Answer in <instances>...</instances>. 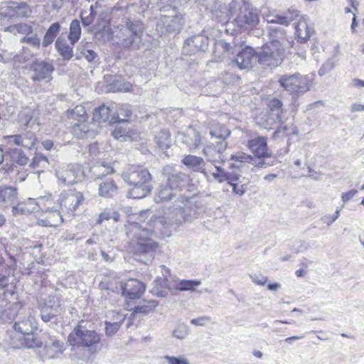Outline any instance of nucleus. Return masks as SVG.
<instances>
[{"mask_svg":"<svg viewBox=\"0 0 364 364\" xmlns=\"http://www.w3.org/2000/svg\"><path fill=\"white\" fill-rule=\"evenodd\" d=\"M92 47V43L84 41H81L77 46V51L80 53V57H84L88 62H92L97 57V53Z\"/></svg>","mask_w":364,"mask_h":364,"instance_id":"obj_41","label":"nucleus"},{"mask_svg":"<svg viewBox=\"0 0 364 364\" xmlns=\"http://www.w3.org/2000/svg\"><path fill=\"white\" fill-rule=\"evenodd\" d=\"M24 336L22 343L26 348H40L43 344V341L32 333Z\"/></svg>","mask_w":364,"mask_h":364,"instance_id":"obj_52","label":"nucleus"},{"mask_svg":"<svg viewBox=\"0 0 364 364\" xmlns=\"http://www.w3.org/2000/svg\"><path fill=\"white\" fill-rule=\"evenodd\" d=\"M23 141L22 146L28 148L29 149L34 147L36 142V138L35 135L32 133H28L25 136H23Z\"/></svg>","mask_w":364,"mask_h":364,"instance_id":"obj_63","label":"nucleus"},{"mask_svg":"<svg viewBox=\"0 0 364 364\" xmlns=\"http://www.w3.org/2000/svg\"><path fill=\"white\" fill-rule=\"evenodd\" d=\"M97 6L91 5L89 10H83L80 14V18L83 26H87L92 24L95 17L97 14L96 11Z\"/></svg>","mask_w":364,"mask_h":364,"instance_id":"obj_53","label":"nucleus"},{"mask_svg":"<svg viewBox=\"0 0 364 364\" xmlns=\"http://www.w3.org/2000/svg\"><path fill=\"white\" fill-rule=\"evenodd\" d=\"M177 140L178 142L185 144L189 150L197 148L200 144L199 132L192 127H189L186 131L178 133Z\"/></svg>","mask_w":364,"mask_h":364,"instance_id":"obj_20","label":"nucleus"},{"mask_svg":"<svg viewBox=\"0 0 364 364\" xmlns=\"http://www.w3.org/2000/svg\"><path fill=\"white\" fill-rule=\"evenodd\" d=\"M182 164L196 172L203 173L206 166L205 163L203 158L194 155H187L184 156L181 161Z\"/></svg>","mask_w":364,"mask_h":364,"instance_id":"obj_31","label":"nucleus"},{"mask_svg":"<svg viewBox=\"0 0 364 364\" xmlns=\"http://www.w3.org/2000/svg\"><path fill=\"white\" fill-rule=\"evenodd\" d=\"M163 359L164 360L163 364H190L188 360L183 355L178 357L165 355Z\"/></svg>","mask_w":364,"mask_h":364,"instance_id":"obj_60","label":"nucleus"},{"mask_svg":"<svg viewBox=\"0 0 364 364\" xmlns=\"http://www.w3.org/2000/svg\"><path fill=\"white\" fill-rule=\"evenodd\" d=\"M176 196V190L171 187L170 184H162L158 189L154 200L156 203L164 202L171 200Z\"/></svg>","mask_w":364,"mask_h":364,"instance_id":"obj_35","label":"nucleus"},{"mask_svg":"<svg viewBox=\"0 0 364 364\" xmlns=\"http://www.w3.org/2000/svg\"><path fill=\"white\" fill-rule=\"evenodd\" d=\"M282 102L276 98L269 101V111L264 115L257 117V123L267 129H270L272 126L277 122H282L283 109H282Z\"/></svg>","mask_w":364,"mask_h":364,"instance_id":"obj_9","label":"nucleus"},{"mask_svg":"<svg viewBox=\"0 0 364 364\" xmlns=\"http://www.w3.org/2000/svg\"><path fill=\"white\" fill-rule=\"evenodd\" d=\"M70 114L71 118L77 119V122L87 118L85 107L82 105H77L70 112Z\"/></svg>","mask_w":364,"mask_h":364,"instance_id":"obj_59","label":"nucleus"},{"mask_svg":"<svg viewBox=\"0 0 364 364\" xmlns=\"http://www.w3.org/2000/svg\"><path fill=\"white\" fill-rule=\"evenodd\" d=\"M6 152V156H9L13 161L16 162L19 165L23 166L26 164L28 161V158L25 155L22 150L19 149L9 148Z\"/></svg>","mask_w":364,"mask_h":364,"instance_id":"obj_49","label":"nucleus"},{"mask_svg":"<svg viewBox=\"0 0 364 364\" xmlns=\"http://www.w3.org/2000/svg\"><path fill=\"white\" fill-rule=\"evenodd\" d=\"M46 355L49 359L58 358L63 353V343L53 336H49L45 342Z\"/></svg>","mask_w":364,"mask_h":364,"instance_id":"obj_25","label":"nucleus"},{"mask_svg":"<svg viewBox=\"0 0 364 364\" xmlns=\"http://www.w3.org/2000/svg\"><path fill=\"white\" fill-rule=\"evenodd\" d=\"M133 188L128 192L127 196L132 198H142L151 191L152 186L150 183L141 185H132Z\"/></svg>","mask_w":364,"mask_h":364,"instance_id":"obj_37","label":"nucleus"},{"mask_svg":"<svg viewBox=\"0 0 364 364\" xmlns=\"http://www.w3.org/2000/svg\"><path fill=\"white\" fill-rule=\"evenodd\" d=\"M280 85L291 93L302 95L310 90L311 80L307 75L295 73L291 75H284L280 77Z\"/></svg>","mask_w":364,"mask_h":364,"instance_id":"obj_7","label":"nucleus"},{"mask_svg":"<svg viewBox=\"0 0 364 364\" xmlns=\"http://www.w3.org/2000/svg\"><path fill=\"white\" fill-rule=\"evenodd\" d=\"M119 117H112L110 123L119 124L116 126L112 132V135L114 139L120 141H137L140 139L139 133L129 124L127 119H122L118 121Z\"/></svg>","mask_w":364,"mask_h":364,"instance_id":"obj_13","label":"nucleus"},{"mask_svg":"<svg viewBox=\"0 0 364 364\" xmlns=\"http://www.w3.org/2000/svg\"><path fill=\"white\" fill-rule=\"evenodd\" d=\"M190 333L189 327L184 323H181L177 325L176 328L173 331V337L177 339L183 340Z\"/></svg>","mask_w":364,"mask_h":364,"instance_id":"obj_58","label":"nucleus"},{"mask_svg":"<svg viewBox=\"0 0 364 364\" xmlns=\"http://www.w3.org/2000/svg\"><path fill=\"white\" fill-rule=\"evenodd\" d=\"M60 30V25L58 22H55L50 26L43 37L42 42L43 47H47L54 41L55 37L59 33Z\"/></svg>","mask_w":364,"mask_h":364,"instance_id":"obj_43","label":"nucleus"},{"mask_svg":"<svg viewBox=\"0 0 364 364\" xmlns=\"http://www.w3.org/2000/svg\"><path fill=\"white\" fill-rule=\"evenodd\" d=\"M68 341L73 346L90 348L99 343L100 336L95 331L88 330L80 324L70 333Z\"/></svg>","mask_w":364,"mask_h":364,"instance_id":"obj_6","label":"nucleus"},{"mask_svg":"<svg viewBox=\"0 0 364 364\" xmlns=\"http://www.w3.org/2000/svg\"><path fill=\"white\" fill-rule=\"evenodd\" d=\"M4 31L14 34L21 33L28 36L32 33V26L27 23H18L6 27Z\"/></svg>","mask_w":364,"mask_h":364,"instance_id":"obj_54","label":"nucleus"},{"mask_svg":"<svg viewBox=\"0 0 364 364\" xmlns=\"http://www.w3.org/2000/svg\"><path fill=\"white\" fill-rule=\"evenodd\" d=\"M145 291L144 284L137 279H130L122 287V293L129 299L139 298Z\"/></svg>","mask_w":364,"mask_h":364,"instance_id":"obj_24","label":"nucleus"},{"mask_svg":"<svg viewBox=\"0 0 364 364\" xmlns=\"http://www.w3.org/2000/svg\"><path fill=\"white\" fill-rule=\"evenodd\" d=\"M63 222V218L59 208L41 212L38 224L43 227H56Z\"/></svg>","mask_w":364,"mask_h":364,"instance_id":"obj_21","label":"nucleus"},{"mask_svg":"<svg viewBox=\"0 0 364 364\" xmlns=\"http://www.w3.org/2000/svg\"><path fill=\"white\" fill-rule=\"evenodd\" d=\"M163 173L166 178V184H170L171 187L177 191L183 182L184 174L181 171L176 170L171 166H166L163 169Z\"/></svg>","mask_w":364,"mask_h":364,"instance_id":"obj_27","label":"nucleus"},{"mask_svg":"<svg viewBox=\"0 0 364 364\" xmlns=\"http://www.w3.org/2000/svg\"><path fill=\"white\" fill-rule=\"evenodd\" d=\"M144 30V26L141 21L128 20L124 24L108 28L104 41H110L124 49H129L132 46L139 48Z\"/></svg>","mask_w":364,"mask_h":364,"instance_id":"obj_3","label":"nucleus"},{"mask_svg":"<svg viewBox=\"0 0 364 364\" xmlns=\"http://www.w3.org/2000/svg\"><path fill=\"white\" fill-rule=\"evenodd\" d=\"M202 210L197 198L178 197L173 206L166 209L160 219L153 221L154 229H148L137 223H131L125 226L126 233L130 240L129 246L136 260L144 264L151 262L154 257L157 244L151 237L160 226L181 225L197 218Z\"/></svg>","mask_w":364,"mask_h":364,"instance_id":"obj_1","label":"nucleus"},{"mask_svg":"<svg viewBox=\"0 0 364 364\" xmlns=\"http://www.w3.org/2000/svg\"><path fill=\"white\" fill-rule=\"evenodd\" d=\"M55 176L59 186H69L77 183L83 177V171L77 164L58 166Z\"/></svg>","mask_w":364,"mask_h":364,"instance_id":"obj_8","label":"nucleus"},{"mask_svg":"<svg viewBox=\"0 0 364 364\" xmlns=\"http://www.w3.org/2000/svg\"><path fill=\"white\" fill-rule=\"evenodd\" d=\"M16 287L12 281H10L9 277H6L0 274V290L2 294L6 297L12 296L15 294Z\"/></svg>","mask_w":364,"mask_h":364,"instance_id":"obj_42","label":"nucleus"},{"mask_svg":"<svg viewBox=\"0 0 364 364\" xmlns=\"http://www.w3.org/2000/svg\"><path fill=\"white\" fill-rule=\"evenodd\" d=\"M210 134L212 137H215V139H221L223 141H225V140L230 134V131L225 126L215 123L212 125Z\"/></svg>","mask_w":364,"mask_h":364,"instance_id":"obj_47","label":"nucleus"},{"mask_svg":"<svg viewBox=\"0 0 364 364\" xmlns=\"http://www.w3.org/2000/svg\"><path fill=\"white\" fill-rule=\"evenodd\" d=\"M284 53L283 43L273 41L262 46L261 52L257 54V61L264 67H277L282 63Z\"/></svg>","mask_w":364,"mask_h":364,"instance_id":"obj_5","label":"nucleus"},{"mask_svg":"<svg viewBox=\"0 0 364 364\" xmlns=\"http://www.w3.org/2000/svg\"><path fill=\"white\" fill-rule=\"evenodd\" d=\"M201 284L200 280L174 279L170 284L171 288L180 291H193Z\"/></svg>","mask_w":364,"mask_h":364,"instance_id":"obj_32","label":"nucleus"},{"mask_svg":"<svg viewBox=\"0 0 364 364\" xmlns=\"http://www.w3.org/2000/svg\"><path fill=\"white\" fill-rule=\"evenodd\" d=\"M33 80L49 82L52 80L54 67L52 63L45 61H36L32 65Z\"/></svg>","mask_w":364,"mask_h":364,"instance_id":"obj_18","label":"nucleus"},{"mask_svg":"<svg viewBox=\"0 0 364 364\" xmlns=\"http://www.w3.org/2000/svg\"><path fill=\"white\" fill-rule=\"evenodd\" d=\"M112 219L114 222H117L119 219V214L111 208H106L99 215L97 224H102L105 220Z\"/></svg>","mask_w":364,"mask_h":364,"instance_id":"obj_56","label":"nucleus"},{"mask_svg":"<svg viewBox=\"0 0 364 364\" xmlns=\"http://www.w3.org/2000/svg\"><path fill=\"white\" fill-rule=\"evenodd\" d=\"M109 20L106 14H100L98 15L96 23L92 26L91 31L94 33L95 38L104 41L107 35V30H106Z\"/></svg>","mask_w":364,"mask_h":364,"instance_id":"obj_28","label":"nucleus"},{"mask_svg":"<svg viewBox=\"0 0 364 364\" xmlns=\"http://www.w3.org/2000/svg\"><path fill=\"white\" fill-rule=\"evenodd\" d=\"M230 159L234 162L230 165L232 168H236L244 171L249 165L254 167L262 168V164L257 163L255 157L242 151L234 152L230 156Z\"/></svg>","mask_w":364,"mask_h":364,"instance_id":"obj_17","label":"nucleus"},{"mask_svg":"<svg viewBox=\"0 0 364 364\" xmlns=\"http://www.w3.org/2000/svg\"><path fill=\"white\" fill-rule=\"evenodd\" d=\"M22 43H28L34 48H39L41 45V40L38 38L36 34H32L31 36H26L21 40Z\"/></svg>","mask_w":364,"mask_h":364,"instance_id":"obj_62","label":"nucleus"},{"mask_svg":"<svg viewBox=\"0 0 364 364\" xmlns=\"http://www.w3.org/2000/svg\"><path fill=\"white\" fill-rule=\"evenodd\" d=\"M216 164L217 163H207L203 173V176L209 181L214 180L219 183H222L226 180L228 181L229 175L228 176L227 172L223 168Z\"/></svg>","mask_w":364,"mask_h":364,"instance_id":"obj_22","label":"nucleus"},{"mask_svg":"<svg viewBox=\"0 0 364 364\" xmlns=\"http://www.w3.org/2000/svg\"><path fill=\"white\" fill-rule=\"evenodd\" d=\"M257 53L250 46L240 51L235 57L234 63L240 70L250 69L256 63Z\"/></svg>","mask_w":364,"mask_h":364,"instance_id":"obj_19","label":"nucleus"},{"mask_svg":"<svg viewBox=\"0 0 364 364\" xmlns=\"http://www.w3.org/2000/svg\"><path fill=\"white\" fill-rule=\"evenodd\" d=\"M155 142L159 149L164 151L168 149L171 144V134L167 129L161 130L155 136Z\"/></svg>","mask_w":364,"mask_h":364,"instance_id":"obj_44","label":"nucleus"},{"mask_svg":"<svg viewBox=\"0 0 364 364\" xmlns=\"http://www.w3.org/2000/svg\"><path fill=\"white\" fill-rule=\"evenodd\" d=\"M14 328L23 335L29 334L36 328V323L34 318L29 316L26 319L15 322Z\"/></svg>","mask_w":364,"mask_h":364,"instance_id":"obj_36","label":"nucleus"},{"mask_svg":"<svg viewBox=\"0 0 364 364\" xmlns=\"http://www.w3.org/2000/svg\"><path fill=\"white\" fill-rule=\"evenodd\" d=\"M31 10L26 3L12 2L0 7V16L8 18L28 16Z\"/></svg>","mask_w":364,"mask_h":364,"instance_id":"obj_16","label":"nucleus"},{"mask_svg":"<svg viewBox=\"0 0 364 364\" xmlns=\"http://www.w3.org/2000/svg\"><path fill=\"white\" fill-rule=\"evenodd\" d=\"M58 314V309L53 306H46L41 311V318L44 322L50 321L52 318Z\"/></svg>","mask_w":364,"mask_h":364,"instance_id":"obj_57","label":"nucleus"},{"mask_svg":"<svg viewBox=\"0 0 364 364\" xmlns=\"http://www.w3.org/2000/svg\"><path fill=\"white\" fill-rule=\"evenodd\" d=\"M158 305L159 303L156 300L144 301L134 307L132 316L136 314H140L142 316L147 315L152 312Z\"/></svg>","mask_w":364,"mask_h":364,"instance_id":"obj_38","label":"nucleus"},{"mask_svg":"<svg viewBox=\"0 0 364 364\" xmlns=\"http://www.w3.org/2000/svg\"><path fill=\"white\" fill-rule=\"evenodd\" d=\"M267 34L271 39L270 42L273 41H279L284 43L285 30L278 26H269L266 28Z\"/></svg>","mask_w":364,"mask_h":364,"instance_id":"obj_50","label":"nucleus"},{"mask_svg":"<svg viewBox=\"0 0 364 364\" xmlns=\"http://www.w3.org/2000/svg\"><path fill=\"white\" fill-rule=\"evenodd\" d=\"M41 212L59 208L57 200H55L51 194L38 198V204Z\"/></svg>","mask_w":364,"mask_h":364,"instance_id":"obj_39","label":"nucleus"},{"mask_svg":"<svg viewBox=\"0 0 364 364\" xmlns=\"http://www.w3.org/2000/svg\"><path fill=\"white\" fill-rule=\"evenodd\" d=\"M208 47V38L202 33L194 35L185 41L183 53L192 55L199 51H205Z\"/></svg>","mask_w":364,"mask_h":364,"instance_id":"obj_14","label":"nucleus"},{"mask_svg":"<svg viewBox=\"0 0 364 364\" xmlns=\"http://www.w3.org/2000/svg\"><path fill=\"white\" fill-rule=\"evenodd\" d=\"M37 204L38 198H28L24 203L19 205L16 210H19L22 214H29L40 210Z\"/></svg>","mask_w":364,"mask_h":364,"instance_id":"obj_51","label":"nucleus"},{"mask_svg":"<svg viewBox=\"0 0 364 364\" xmlns=\"http://www.w3.org/2000/svg\"><path fill=\"white\" fill-rule=\"evenodd\" d=\"M81 36V27L80 21L75 19L71 21L70 25V32L68 35V40L72 46H74L80 39Z\"/></svg>","mask_w":364,"mask_h":364,"instance_id":"obj_48","label":"nucleus"},{"mask_svg":"<svg viewBox=\"0 0 364 364\" xmlns=\"http://www.w3.org/2000/svg\"><path fill=\"white\" fill-rule=\"evenodd\" d=\"M298 16V11L296 10H289L287 12L282 14H269L264 16L263 18L267 23H277L282 26H287Z\"/></svg>","mask_w":364,"mask_h":364,"instance_id":"obj_23","label":"nucleus"},{"mask_svg":"<svg viewBox=\"0 0 364 364\" xmlns=\"http://www.w3.org/2000/svg\"><path fill=\"white\" fill-rule=\"evenodd\" d=\"M313 28L308 25L307 19L302 16L298 21L295 26V34L298 41L301 43H305L311 36Z\"/></svg>","mask_w":364,"mask_h":364,"instance_id":"obj_29","label":"nucleus"},{"mask_svg":"<svg viewBox=\"0 0 364 364\" xmlns=\"http://www.w3.org/2000/svg\"><path fill=\"white\" fill-rule=\"evenodd\" d=\"M118 187L112 178H107L99 183V195L105 198H112L117 193Z\"/></svg>","mask_w":364,"mask_h":364,"instance_id":"obj_30","label":"nucleus"},{"mask_svg":"<svg viewBox=\"0 0 364 364\" xmlns=\"http://www.w3.org/2000/svg\"><path fill=\"white\" fill-rule=\"evenodd\" d=\"M227 147V142L222 141L216 145L211 144L205 146L203 150V154L209 164L223 162L226 160L223 151Z\"/></svg>","mask_w":364,"mask_h":364,"instance_id":"obj_15","label":"nucleus"},{"mask_svg":"<svg viewBox=\"0 0 364 364\" xmlns=\"http://www.w3.org/2000/svg\"><path fill=\"white\" fill-rule=\"evenodd\" d=\"M31 165L33 168H46L48 165V160L41 154H36L33 158Z\"/></svg>","mask_w":364,"mask_h":364,"instance_id":"obj_61","label":"nucleus"},{"mask_svg":"<svg viewBox=\"0 0 364 364\" xmlns=\"http://www.w3.org/2000/svg\"><path fill=\"white\" fill-rule=\"evenodd\" d=\"M122 179L129 185L149 183L151 176L149 171L141 166L130 165L125 168L122 174Z\"/></svg>","mask_w":364,"mask_h":364,"instance_id":"obj_11","label":"nucleus"},{"mask_svg":"<svg viewBox=\"0 0 364 364\" xmlns=\"http://www.w3.org/2000/svg\"><path fill=\"white\" fill-rule=\"evenodd\" d=\"M245 178H242L238 174H230L228 178V183L232 188L233 194L242 196L247 191L249 180L245 181Z\"/></svg>","mask_w":364,"mask_h":364,"instance_id":"obj_26","label":"nucleus"},{"mask_svg":"<svg viewBox=\"0 0 364 364\" xmlns=\"http://www.w3.org/2000/svg\"><path fill=\"white\" fill-rule=\"evenodd\" d=\"M112 109L113 107H110L105 105L96 108L93 112V120L98 123L107 122L110 116Z\"/></svg>","mask_w":364,"mask_h":364,"instance_id":"obj_46","label":"nucleus"},{"mask_svg":"<svg viewBox=\"0 0 364 364\" xmlns=\"http://www.w3.org/2000/svg\"><path fill=\"white\" fill-rule=\"evenodd\" d=\"M117 317V321H105V332L107 336H112L119 330L122 322L125 320V315L120 313H112Z\"/></svg>","mask_w":364,"mask_h":364,"instance_id":"obj_40","label":"nucleus"},{"mask_svg":"<svg viewBox=\"0 0 364 364\" xmlns=\"http://www.w3.org/2000/svg\"><path fill=\"white\" fill-rule=\"evenodd\" d=\"M216 50L222 51L223 58L224 57L225 53H230L232 51V46L230 43L224 41H220L215 44Z\"/></svg>","mask_w":364,"mask_h":364,"instance_id":"obj_64","label":"nucleus"},{"mask_svg":"<svg viewBox=\"0 0 364 364\" xmlns=\"http://www.w3.org/2000/svg\"><path fill=\"white\" fill-rule=\"evenodd\" d=\"M246 146L252 154V156L255 157L257 162L262 164V168L269 166V164H267L265 160L272 156V152L267 147V142L265 137L257 136L249 139L246 144Z\"/></svg>","mask_w":364,"mask_h":364,"instance_id":"obj_10","label":"nucleus"},{"mask_svg":"<svg viewBox=\"0 0 364 364\" xmlns=\"http://www.w3.org/2000/svg\"><path fill=\"white\" fill-rule=\"evenodd\" d=\"M16 195V190L11 186H0V203L12 202Z\"/></svg>","mask_w":364,"mask_h":364,"instance_id":"obj_55","label":"nucleus"},{"mask_svg":"<svg viewBox=\"0 0 364 364\" xmlns=\"http://www.w3.org/2000/svg\"><path fill=\"white\" fill-rule=\"evenodd\" d=\"M184 23L183 14L175 6H165L160 10L159 16L156 20V31L161 37L175 36L181 32Z\"/></svg>","mask_w":364,"mask_h":364,"instance_id":"obj_4","label":"nucleus"},{"mask_svg":"<svg viewBox=\"0 0 364 364\" xmlns=\"http://www.w3.org/2000/svg\"><path fill=\"white\" fill-rule=\"evenodd\" d=\"M113 172V168L106 162L96 163L90 168L91 178L93 180H102L103 177Z\"/></svg>","mask_w":364,"mask_h":364,"instance_id":"obj_33","label":"nucleus"},{"mask_svg":"<svg viewBox=\"0 0 364 364\" xmlns=\"http://www.w3.org/2000/svg\"><path fill=\"white\" fill-rule=\"evenodd\" d=\"M83 200V194L75 190L64 191L57 198L59 208L68 213H74Z\"/></svg>","mask_w":364,"mask_h":364,"instance_id":"obj_12","label":"nucleus"},{"mask_svg":"<svg viewBox=\"0 0 364 364\" xmlns=\"http://www.w3.org/2000/svg\"><path fill=\"white\" fill-rule=\"evenodd\" d=\"M55 48L64 60H70L73 56V46L68 43L65 38L59 36L55 43Z\"/></svg>","mask_w":364,"mask_h":364,"instance_id":"obj_34","label":"nucleus"},{"mask_svg":"<svg viewBox=\"0 0 364 364\" xmlns=\"http://www.w3.org/2000/svg\"><path fill=\"white\" fill-rule=\"evenodd\" d=\"M73 134L78 138H83L86 135H91V129L90 124L87 122V119L80 120L73 127Z\"/></svg>","mask_w":364,"mask_h":364,"instance_id":"obj_45","label":"nucleus"},{"mask_svg":"<svg viewBox=\"0 0 364 364\" xmlns=\"http://www.w3.org/2000/svg\"><path fill=\"white\" fill-rule=\"evenodd\" d=\"M208 5L213 18L222 23H228L235 16L233 21L238 28L247 30L255 27L259 22V12L250 2L243 1L239 5L235 0H210Z\"/></svg>","mask_w":364,"mask_h":364,"instance_id":"obj_2","label":"nucleus"}]
</instances>
